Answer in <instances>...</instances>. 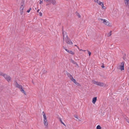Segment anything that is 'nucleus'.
Instances as JSON below:
<instances>
[{
	"instance_id": "473e14b6",
	"label": "nucleus",
	"mask_w": 129,
	"mask_h": 129,
	"mask_svg": "<svg viewBox=\"0 0 129 129\" xmlns=\"http://www.w3.org/2000/svg\"><path fill=\"white\" fill-rule=\"evenodd\" d=\"M39 15L40 16H41L42 15V13L41 12H40L39 13Z\"/></svg>"
},
{
	"instance_id": "ea45409f",
	"label": "nucleus",
	"mask_w": 129,
	"mask_h": 129,
	"mask_svg": "<svg viewBox=\"0 0 129 129\" xmlns=\"http://www.w3.org/2000/svg\"><path fill=\"white\" fill-rule=\"evenodd\" d=\"M39 11L40 10L39 9L37 11V12L39 13Z\"/></svg>"
},
{
	"instance_id": "6ab92c4d",
	"label": "nucleus",
	"mask_w": 129,
	"mask_h": 129,
	"mask_svg": "<svg viewBox=\"0 0 129 129\" xmlns=\"http://www.w3.org/2000/svg\"><path fill=\"white\" fill-rule=\"evenodd\" d=\"M68 53H69L72 54V55H74V52H73L72 51H69Z\"/></svg>"
},
{
	"instance_id": "aec40b11",
	"label": "nucleus",
	"mask_w": 129,
	"mask_h": 129,
	"mask_svg": "<svg viewBox=\"0 0 129 129\" xmlns=\"http://www.w3.org/2000/svg\"><path fill=\"white\" fill-rule=\"evenodd\" d=\"M5 73H4L2 72H0V76H2L4 77V75L5 74Z\"/></svg>"
},
{
	"instance_id": "4be33fe9",
	"label": "nucleus",
	"mask_w": 129,
	"mask_h": 129,
	"mask_svg": "<svg viewBox=\"0 0 129 129\" xmlns=\"http://www.w3.org/2000/svg\"><path fill=\"white\" fill-rule=\"evenodd\" d=\"M44 1L47 3H50L51 2V0H44Z\"/></svg>"
},
{
	"instance_id": "c03bdc74",
	"label": "nucleus",
	"mask_w": 129,
	"mask_h": 129,
	"mask_svg": "<svg viewBox=\"0 0 129 129\" xmlns=\"http://www.w3.org/2000/svg\"><path fill=\"white\" fill-rule=\"evenodd\" d=\"M75 46H76L77 48H78V46H77V45H75Z\"/></svg>"
},
{
	"instance_id": "f8f14e48",
	"label": "nucleus",
	"mask_w": 129,
	"mask_h": 129,
	"mask_svg": "<svg viewBox=\"0 0 129 129\" xmlns=\"http://www.w3.org/2000/svg\"><path fill=\"white\" fill-rule=\"evenodd\" d=\"M92 81L93 83L98 86L99 82L96 81L94 80H92Z\"/></svg>"
},
{
	"instance_id": "c756f323",
	"label": "nucleus",
	"mask_w": 129,
	"mask_h": 129,
	"mask_svg": "<svg viewBox=\"0 0 129 129\" xmlns=\"http://www.w3.org/2000/svg\"><path fill=\"white\" fill-rule=\"evenodd\" d=\"M71 61L74 64H76V63L74 61V60H71Z\"/></svg>"
},
{
	"instance_id": "9d476101",
	"label": "nucleus",
	"mask_w": 129,
	"mask_h": 129,
	"mask_svg": "<svg viewBox=\"0 0 129 129\" xmlns=\"http://www.w3.org/2000/svg\"><path fill=\"white\" fill-rule=\"evenodd\" d=\"M104 23L107 26H110V24L109 22L108 21H107V20H106V21L105 22H104Z\"/></svg>"
},
{
	"instance_id": "a19ab883",
	"label": "nucleus",
	"mask_w": 129,
	"mask_h": 129,
	"mask_svg": "<svg viewBox=\"0 0 129 129\" xmlns=\"http://www.w3.org/2000/svg\"><path fill=\"white\" fill-rule=\"evenodd\" d=\"M126 121L127 122L129 123V121L128 120H127Z\"/></svg>"
},
{
	"instance_id": "dca6fc26",
	"label": "nucleus",
	"mask_w": 129,
	"mask_h": 129,
	"mask_svg": "<svg viewBox=\"0 0 129 129\" xmlns=\"http://www.w3.org/2000/svg\"><path fill=\"white\" fill-rule=\"evenodd\" d=\"M50 2H51V3L54 5L56 4V2L55 0H51Z\"/></svg>"
},
{
	"instance_id": "4c0bfd02",
	"label": "nucleus",
	"mask_w": 129,
	"mask_h": 129,
	"mask_svg": "<svg viewBox=\"0 0 129 129\" xmlns=\"http://www.w3.org/2000/svg\"><path fill=\"white\" fill-rule=\"evenodd\" d=\"M75 117L76 118H77V119H78V116H75Z\"/></svg>"
},
{
	"instance_id": "423d86ee",
	"label": "nucleus",
	"mask_w": 129,
	"mask_h": 129,
	"mask_svg": "<svg viewBox=\"0 0 129 129\" xmlns=\"http://www.w3.org/2000/svg\"><path fill=\"white\" fill-rule=\"evenodd\" d=\"M21 6L20 7V10H23V9L24 8V2H22L21 3Z\"/></svg>"
},
{
	"instance_id": "f3484780",
	"label": "nucleus",
	"mask_w": 129,
	"mask_h": 129,
	"mask_svg": "<svg viewBox=\"0 0 129 129\" xmlns=\"http://www.w3.org/2000/svg\"><path fill=\"white\" fill-rule=\"evenodd\" d=\"M99 20L101 21H103V23L104 22H105V21H106V19H103L102 18H100L99 19Z\"/></svg>"
},
{
	"instance_id": "c85d7f7f",
	"label": "nucleus",
	"mask_w": 129,
	"mask_h": 129,
	"mask_svg": "<svg viewBox=\"0 0 129 129\" xmlns=\"http://www.w3.org/2000/svg\"><path fill=\"white\" fill-rule=\"evenodd\" d=\"M67 76H68L69 77V76H71V75L70 73H68V72H67Z\"/></svg>"
},
{
	"instance_id": "412c9836",
	"label": "nucleus",
	"mask_w": 129,
	"mask_h": 129,
	"mask_svg": "<svg viewBox=\"0 0 129 129\" xmlns=\"http://www.w3.org/2000/svg\"><path fill=\"white\" fill-rule=\"evenodd\" d=\"M111 32H112V31H110V32L109 33H108L107 34V36L108 37H109L111 35Z\"/></svg>"
},
{
	"instance_id": "20e7f679",
	"label": "nucleus",
	"mask_w": 129,
	"mask_h": 129,
	"mask_svg": "<svg viewBox=\"0 0 129 129\" xmlns=\"http://www.w3.org/2000/svg\"><path fill=\"white\" fill-rule=\"evenodd\" d=\"M121 65L120 66V69L121 70H124V62H122L121 63Z\"/></svg>"
},
{
	"instance_id": "393cba45",
	"label": "nucleus",
	"mask_w": 129,
	"mask_h": 129,
	"mask_svg": "<svg viewBox=\"0 0 129 129\" xmlns=\"http://www.w3.org/2000/svg\"><path fill=\"white\" fill-rule=\"evenodd\" d=\"M76 15L79 18H80L81 17V16L79 13H77Z\"/></svg>"
},
{
	"instance_id": "f03ea898",
	"label": "nucleus",
	"mask_w": 129,
	"mask_h": 129,
	"mask_svg": "<svg viewBox=\"0 0 129 129\" xmlns=\"http://www.w3.org/2000/svg\"><path fill=\"white\" fill-rule=\"evenodd\" d=\"M8 82H10L11 81L12 78L9 75L5 73L3 77Z\"/></svg>"
},
{
	"instance_id": "0eeeda50",
	"label": "nucleus",
	"mask_w": 129,
	"mask_h": 129,
	"mask_svg": "<svg viewBox=\"0 0 129 129\" xmlns=\"http://www.w3.org/2000/svg\"><path fill=\"white\" fill-rule=\"evenodd\" d=\"M66 41V43L70 44V45H72L73 44V43L70 40H69V38H68V40H65Z\"/></svg>"
},
{
	"instance_id": "39448f33",
	"label": "nucleus",
	"mask_w": 129,
	"mask_h": 129,
	"mask_svg": "<svg viewBox=\"0 0 129 129\" xmlns=\"http://www.w3.org/2000/svg\"><path fill=\"white\" fill-rule=\"evenodd\" d=\"M126 6L129 7V0H124Z\"/></svg>"
},
{
	"instance_id": "b1692460",
	"label": "nucleus",
	"mask_w": 129,
	"mask_h": 129,
	"mask_svg": "<svg viewBox=\"0 0 129 129\" xmlns=\"http://www.w3.org/2000/svg\"><path fill=\"white\" fill-rule=\"evenodd\" d=\"M42 71L43 72V73L44 74H45L47 72V71L46 70H45L44 69H43L42 70Z\"/></svg>"
},
{
	"instance_id": "ddd939ff",
	"label": "nucleus",
	"mask_w": 129,
	"mask_h": 129,
	"mask_svg": "<svg viewBox=\"0 0 129 129\" xmlns=\"http://www.w3.org/2000/svg\"><path fill=\"white\" fill-rule=\"evenodd\" d=\"M104 84L103 82H99L98 86H100L101 87H103L104 86Z\"/></svg>"
},
{
	"instance_id": "a878e982",
	"label": "nucleus",
	"mask_w": 129,
	"mask_h": 129,
	"mask_svg": "<svg viewBox=\"0 0 129 129\" xmlns=\"http://www.w3.org/2000/svg\"><path fill=\"white\" fill-rule=\"evenodd\" d=\"M101 127L100 125H98L96 127V129H101Z\"/></svg>"
},
{
	"instance_id": "f704fd0d",
	"label": "nucleus",
	"mask_w": 129,
	"mask_h": 129,
	"mask_svg": "<svg viewBox=\"0 0 129 129\" xmlns=\"http://www.w3.org/2000/svg\"><path fill=\"white\" fill-rule=\"evenodd\" d=\"M42 114L43 115V116H44V115H46L45 114V113L43 111L42 113Z\"/></svg>"
},
{
	"instance_id": "cd10ccee",
	"label": "nucleus",
	"mask_w": 129,
	"mask_h": 129,
	"mask_svg": "<svg viewBox=\"0 0 129 129\" xmlns=\"http://www.w3.org/2000/svg\"><path fill=\"white\" fill-rule=\"evenodd\" d=\"M101 5L102 6L103 8V9H105V7L104 6V5L103 3H102V4Z\"/></svg>"
},
{
	"instance_id": "5701e85b",
	"label": "nucleus",
	"mask_w": 129,
	"mask_h": 129,
	"mask_svg": "<svg viewBox=\"0 0 129 129\" xmlns=\"http://www.w3.org/2000/svg\"><path fill=\"white\" fill-rule=\"evenodd\" d=\"M44 118V120H47V118L46 116V115H44L43 116Z\"/></svg>"
},
{
	"instance_id": "e433bc0d",
	"label": "nucleus",
	"mask_w": 129,
	"mask_h": 129,
	"mask_svg": "<svg viewBox=\"0 0 129 129\" xmlns=\"http://www.w3.org/2000/svg\"><path fill=\"white\" fill-rule=\"evenodd\" d=\"M30 11L29 9L27 11V13H29Z\"/></svg>"
},
{
	"instance_id": "7ed1b4c3",
	"label": "nucleus",
	"mask_w": 129,
	"mask_h": 129,
	"mask_svg": "<svg viewBox=\"0 0 129 129\" xmlns=\"http://www.w3.org/2000/svg\"><path fill=\"white\" fill-rule=\"evenodd\" d=\"M62 34L63 36V41L66 40H68L69 38L68 37L67 34L66 32L64 31L62 29Z\"/></svg>"
},
{
	"instance_id": "bb28decb",
	"label": "nucleus",
	"mask_w": 129,
	"mask_h": 129,
	"mask_svg": "<svg viewBox=\"0 0 129 129\" xmlns=\"http://www.w3.org/2000/svg\"><path fill=\"white\" fill-rule=\"evenodd\" d=\"M23 10H20V13L21 15H22L23 13Z\"/></svg>"
},
{
	"instance_id": "58836bf2",
	"label": "nucleus",
	"mask_w": 129,
	"mask_h": 129,
	"mask_svg": "<svg viewBox=\"0 0 129 129\" xmlns=\"http://www.w3.org/2000/svg\"><path fill=\"white\" fill-rule=\"evenodd\" d=\"M102 68H104V65H102Z\"/></svg>"
},
{
	"instance_id": "72a5a7b5",
	"label": "nucleus",
	"mask_w": 129,
	"mask_h": 129,
	"mask_svg": "<svg viewBox=\"0 0 129 129\" xmlns=\"http://www.w3.org/2000/svg\"><path fill=\"white\" fill-rule=\"evenodd\" d=\"M43 3V1L41 0L40 1L39 4H41L42 3Z\"/></svg>"
},
{
	"instance_id": "37998d69",
	"label": "nucleus",
	"mask_w": 129,
	"mask_h": 129,
	"mask_svg": "<svg viewBox=\"0 0 129 129\" xmlns=\"http://www.w3.org/2000/svg\"><path fill=\"white\" fill-rule=\"evenodd\" d=\"M63 48L65 50V49H66L64 47H63Z\"/></svg>"
},
{
	"instance_id": "6e6552de",
	"label": "nucleus",
	"mask_w": 129,
	"mask_h": 129,
	"mask_svg": "<svg viewBox=\"0 0 129 129\" xmlns=\"http://www.w3.org/2000/svg\"><path fill=\"white\" fill-rule=\"evenodd\" d=\"M97 98L96 97H94L92 99V102L93 104H94L97 100Z\"/></svg>"
},
{
	"instance_id": "c9c22d12",
	"label": "nucleus",
	"mask_w": 129,
	"mask_h": 129,
	"mask_svg": "<svg viewBox=\"0 0 129 129\" xmlns=\"http://www.w3.org/2000/svg\"><path fill=\"white\" fill-rule=\"evenodd\" d=\"M65 50L68 52L69 50H67V49H65Z\"/></svg>"
},
{
	"instance_id": "4468645a",
	"label": "nucleus",
	"mask_w": 129,
	"mask_h": 129,
	"mask_svg": "<svg viewBox=\"0 0 129 129\" xmlns=\"http://www.w3.org/2000/svg\"><path fill=\"white\" fill-rule=\"evenodd\" d=\"M74 81H73L78 86H80V85L79 83L77 82L76 81L75 79L73 80Z\"/></svg>"
},
{
	"instance_id": "2eb2a0df",
	"label": "nucleus",
	"mask_w": 129,
	"mask_h": 129,
	"mask_svg": "<svg viewBox=\"0 0 129 129\" xmlns=\"http://www.w3.org/2000/svg\"><path fill=\"white\" fill-rule=\"evenodd\" d=\"M70 79H71V81H74L73 80H75V79H74L73 78L72 75H71L69 77Z\"/></svg>"
},
{
	"instance_id": "9b49d317",
	"label": "nucleus",
	"mask_w": 129,
	"mask_h": 129,
	"mask_svg": "<svg viewBox=\"0 0 129 129\" xmlns=\"http://www.w3.org/2000/svg\"><path fill=\"white\" fill-rule=\"evenodd\" d=\"M94 1L96 3H98L99 5H101L103 3L102 2H101L100 1H99L98 0H94Z\"/></svg>"
},
{
	"instance_id": "79ce46f5",
	"label": "nucleus",
	"mask_w": 129,
	"mask_h": 129,
	"mask_svg": "<svg viewBox=\"0 0 129 129\" xmlns=\"http://www.w3.org/2000/svg\"><path fill=\"white\" fill-rule=\"evenodd\" d=\"M31 9V8H30L29 9V10L30 11Z\"/></svg>"
},
{
	"instance_id": "1a4fd4ad",
	"label": "nucleus",
	"mask_w": 129,
	"mask_h": 129,
	"mask_svg": "<svg viewBox=\"0 0 129 129\" xmlns=\"http://www.w3.org/2000/svg\"><path fill=\"white\" fill-rule=\"evenodd\" d=\"M44 123L45 126V127L46 128L48 125V123L47 121V120H44Z\"/></svg>"
},
{
	"instance_id": "a211bd4d",
	"label": "nucleus",
	"mask_w": 129,
	"mask_h": 129,
	"mask_svg": "<svg viewBox=\"0 0 129 129\" xmlns=\"http://www.w3.org/2000/svg\"><path fill=\"white\" fill-rule=\"evenodd\" d=\"M59 120L60 121V122H61V123L63 125H65V124L62 121L61 119V118H59Z\"/></svg>"
},
{
	"instance_id": "2f4dec72",
	"label": "nucleus",
	"mask_w": 129,
	"mask_h": 129,
	"mask_svg": "<svg viewBox=\"0 0 129 129\" xmlns=\"http://www.w3.org/2000/svg\"><path fill=\"white\" fill-rule=\"evenodd\" d=\"M78 49L80 51H86V50H83L81 49H80L79 47H78Z\"/></svg>"
},
{
	"instance_id": "f257e3e1",
	"label": "nucleus",
	"mask_w": 129,
	"mask_h": 129,
	"mask_svg": "<svg viewBox=\"0 0 129 129\" xmlns=\"http://www.w3.org/2000/svg\"><path fill=\"white\" fill-rule=\"evenodd\" d=\"M15 86L16 87L18 88L20 91L24 95H26V93L24 90L23 88L21 85L19 84L17 82H16L15 84Z\"/></svg>"
},
{
	"instance_id": "7c9ffc66",
	"label": "nucleus",
	"mask_w": 129,
	"mask_h": 129,
	"mask_svg": "<svg viewBox=\"0 0 129 129\" xmlns=\"http://www.w3.org/2000/svg\"><path fill=\"white\" fill-rule=\"evenodd\" d=\"M87 51L88 53L89 54V55L90 56L91 54V52L89 51L88 50H87Z\"/></svg>"
}]
</instances>
